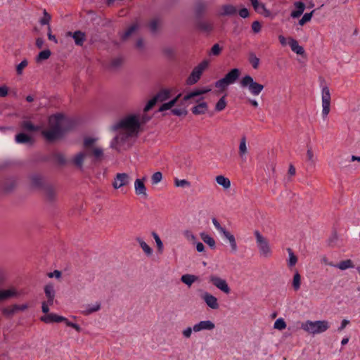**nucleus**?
I'll return each mask as SVG.
<instances>
[{"label": "nucleus", "instance_id": "58", "mask_svg": "<svg viewBox=\"0 0 360 360\" xmlns=\"http://www.w3.org/2000/svg\"><path fill=\"white\" fill-rule=\"evenodd\" d=\"M31 184L33 187L39 188L42 185V179L40 177L34 176L31 180Z\"/></svg>", "mask_w": 360, "mask_h": 360}, {"label": "nucleus", "instance_id": "42", "mask_svg": "<svg viewBox=\"0 0 360 360\" xmlns=\"http://www.w3.org/2000/svg\"><path fill=\"white\" fill-rule=\"evenodd\" d=\"M307 160L313 167L315 166L316 162V158L314 155L311 148H308L307 151Z\"/></svg>", "mask_w": 360, "mask_h": 360}, {"label": "nucleus", "instance_id": "18", "mask_svg": "<svg viewBox=\"0 0 360 360\" xmlns=\"http://www.w3.org/2000/svg\"><path fill=\"white\" fill-rule=\"evenodd\" d=\"M210 91H211V89L207 88V87L195 89L193 91L188 93L187 94H186L183 98V101L188 102L191 100L194 99L195 97L199 96L202 94H207V93L210 92Z\"/></svg>", "mask_w": 360, "mask_h": 360}, {"label": "nucleus", "instance_id": "10", "mask_svg": "<svg viewBox=\"0 0 360 360\" xmlns=\"http://www.w3.org/2000/svg\"><path fill=\"white\" fill-rule=\"evenodd\" d=\"M331 95L329 88L327 86L321 89L322 116L327 117L330 111Z\"/></svg>", "mask_w": 360, "mask_h": 360}, {"label": "nucleus", "instance_id": "35", "mask_svg": "<svg viewBox=\"0 0 360 360\" xmlns=\"http://www.w3.org/2000/svg\"><path fill=\"white\" fill-rule=\"evenodd\" d=\"M15 141L18 143H28L32 142L31 137L24 133L17 134L15 136Z\"/></svg>", "mask_w": 360, "mask_h": 360}, {"label": "nucleus", "instance_id": "61", "mask_svg": "<svg viewBox=\"0 0 360 360\" xmlns=\"http://www.w3.org/2000/svg\"><path fill=\"white\" fill-rule=\"evenodd\" d=\"M139 117V121L140 122V126L143 124L146 123L150 120V117L148 116L147 115L142 114V115H136Z\"/></svg>", "mask_w": 360, "mask_h": 360}, {"label": "nucleus", "instance_id": "23", "mask_svg": "<svg viewBox=\"0 0 360 360\" xmlns=\"http://www.w3.org/2000/svg\"><path fill=\"white\" fill-rule=\"evenodd\" d=\"M172 91V89H162L157 93L155 96L156 97L158 102H164L171 97Z\"/></svg>", "mask_w": 360, "mask_h": 360}, {"label": "nucleus", "instance_id": "24", "mask_svg": "<svg viewBox=\"0 0 360 360\" xmlns=\"http://www.w3.org/2000/svg\"><path fill=\"white\" fill-rule=\"evenodd\" d=\"M68 36H70L74 39L75 43L77 46H82L86 40L85 34L81 31H76L73 33L69 32Z\"/></svg>", "mask_w": 360, "mask_h": 360}, {"label": "nucleus", "instance_id": "46", "mask_svg": "<svg viewBox=\"0 0 360 360\" xmlns=\"http://www.w3.org/2000/svg\"><path fill=\"white\" fill-rule=\"evenodd\" d=\"M50 56L51 51L49 49L44 50L39 53L37 58V61L40 62L41 60H46L50 57Z\"/></svg>", "mask_w": 360, "mask_h": 360}, {"label": "nucleus", "instance_id": "9", "mask_svg": "<svg viewBox=\"0 0 360 360\" xmlns=\"http://www.w3.org/2000/svg\"><path fill=\"white\" fill-rule=\"evenodd\" d=\"M212 221L213 223V225L214 227L221 233L223 234V236L228 240L229 242L231 252L233 253H236L238 250V246L236 243V238L234 236L230 233L229 231H226L224 228H223L219 222L217 221L216 218H213L212 219Z\"/></svg>", "mask_w": 360, "mask_h": 360}, {"label": "nucleus", "instance_id": "53", "mask_svg": "<svg viewBox=\"0 0 360 360\" xmlns=\"http://www.w3.org/2000/svg\"><path fill=\"white\" fill-rule=\"evenodd\" d=\"M160 25V22L158 20L154 19L151 20L148 25L151 32H156Z\"/></svg>", "mask_w": 360, "mask_h": 360}, {"label": "nucleus", "instance_id": "28", "mask_svg": "<svg viewBox=\"0 0 360 360\" xmlns=\"http://www.w3.org/2000/svg\"><path fill=\"white\" fill-rule=\"evenodd\" d=\"M44 292L47 298L48 303L50 305L53 304L55 297V290L52 284H48L44 287Z\"/></svg>", "mask_w": 360, "mask_h": 360}, {"label": "nucleus", "instance_id": "6", "mask_svg": "<svg viewBox=\"0 0 360 360\" xmlns=\"http://www.w3.org/2000/svg\"><path fill=\"white\" fill-rule=\"evenodd\" d=\"M254 236L260 257L269 258L272 255V249L268 239L259 231H255Z\"/></svg>", "mask_w": 360, "mask_h": 360}, {"label": "nucleus", "instance_id": "19", "mask_svg": "<svg viewBox=\"0 0 360 360\" xmlns=\"http://www.w3.org/2000/svg\"><path fill=\"white\" fill-rule=\"evenodd\" d=\"M252 6H253L255 11L264 15V17H269L271 15V12L266 9L265 5L262 3L258 1V0H250Z\"/></svg>", "mask_w": 360, "mask_h": 360}, {"label": "nucleus", "instance_id": "54", "mask_svg": "<svg viewBox=\"0 0 360 360\" xmlns=\"http://www.w3.org/2000/svg\"><path fill=\"white\" fill-rule=\"evenodd\" d=\"M153 238H154V239H155V243H156V245H157V247H158V251H159L160 252H162V250H163V243H162V240H161L160 238V237H159V236H158L156 233H155V232H153Z\"/></svg>", "mask_w": 360, "mask_h": 360}, {"label": "nucleus", "instance_id": "64", "mask_svg": "<svg viewBox=\"0 0 360 360\" xmlns=\"http://www.w3.org/2000/svg\"><path fill=\"white\" fill-rule=\"evenodd\" d=\"M193 331V328L188 327L182 331V335L186 338H190Z\"/></svg>", "mask_w": 360, "mask_h": 360}, {"label": "nucleus", "instance_id": "13", "mask_svg": "<svg viewBox=\"0 0 360 360\" xmlns=\"http://www.w3.org/2000/svg\"><path fill=\"white\" fill-rule=\"evenodd\" d=\"M20 296V292L15 287H10L7 289H0V302L11 298H17Z\"/></svg>", "mask_w": 360, "mask_h": 360}, {"label": "nucleus", "instance_id": "43", "mask_svg": "<svg viewBox=\"0 0 360 360\" xmlns=\"http://www.w3.org/2000/svg\"><path fill=\"white\" fill-rule=\"evenodd\" d=\"M248 60L254 69L258 68L259 65V59L254 53H250Z\"/></svg>", "mask_w": 360, "mask_h": 360}, {"label": "nucleus", "instance_id": "55", "mask_svg": "<svg viewBox=\"0 0 360 360\" xmlns=\"http://www.w3.org/2000/svg\"><path fill=\"white\" fill-rule=\"evenodd\" d=\"M174 185L176 187H188L191 186V184L186 179L179 180L178 179H176L174 181Z\"/></svg>", "mask_w": 360, "mask_h": 360}, {"label": "nucleus", "instance_id": "26", "mask_svg": "<svg viewBox=\"0 0 360 360\" xmlns=\"http://www.w3.org/2000/svg\"><path fill=\"white\" fill-rule=\"evenodd\" d=\"M208 110V105L206 102L202 101L191 108V112L195 115H204Z\"/></svg>", "mask_w": 360, "mask_h": 360}, {"label": "nucleus", "instance_id": "4", "mask_svg": "<svg viewBox=\"0 0 360 360\" xmlns=\"http://www.w3.org/2000/svg\"><path fill=\"white\" fill-rule=\"evenodd\" d=\"M330 327L327 321H307L301 323V328L309 334H319L326 331Z\"/></svg>", "mask_w": 360, "mask_h": 360}, {"label": "nucleus", "instance_id": "27", "mask_svg": "<svg viewBox=\"0 0 360 360\" xmlns=\"http://www.w3.org/2000/svg\"><path fill=\"white\" fill-rule=\"evenodd\" d=\"M86 156L87 152L86 150L85 151H81L74 156V158L72 160V162L75 166L82 168L83 166L84 161Z\"/></svg>", "mask_w": 360, "mask_h": 360}, {"label": "nucleus", "instance_id": "40", "mask_svg": "<svg viewBox=\"0 0 360 360\" xmlns=\"http://www.w3.org/2000/svg\"><path fill=\"white\" fill-rule=\"evenodd\" d=\"M182 106L172 109V113L176 116L186 115L187 114L186 106L181 104Z\"/></svg>", "mask_w": 360, "mask_h": 360}, {"label": "nucleus", "instance_id": "22", "mask_svg": "<svg viewBox=\"0 0 360 360\" xmlns=\"http://www.w3.org/2000/svg\"><path fill=\"white\" fill-rule=\"evenodd\" d=\"M101 309V303L96 302L94 304H86L84 307V309L81 311V314L84 316L90 315L92 313L96 312Z\"/></svg>", "mask_w": 360, "mask_h": 360}, {"label": "nucleus", "instance_id": "38", "mask_svg": "<svg viewBox=\"0 0 360 360\" xmlns=\"http://www.w3.org/2000/svg\"><path fill=\"white\" fill-rule=\"evenodd\" d=\"M287 251L288 252V256H289V258H288V265L290 267H292V266H294L297 264V257L294 254V252H292V249L288 248Z\"/></svg>", "mask_w": 360, "mask_h": 360}, {"label": "nucleus", "instance_id": "7", "mask_svg": "<svg viewBox=\"0 0 360 360\" xmlns=\"http://www.w3.org/2000/svg\"><path fill=\"white\" fill-rule=\"evenodd\" d=\"M240 85L243 89H247L251 95L257 96L263 91L264 86L254 80L250 75H245L240 81Z\"/></svg>", "mask_w": 360, "mask_h": 360}, {"label": "nucleus", "instance_id": "16", "mask_svg": "<svg viewBox=\"0 0 360 360\" xmlns=\"http://www.w3.org/2000/svg\"><path fill=\"white\" fill-rule=\"evenodd\" d=\"M201 298L209 308L214 310L218 309L219 308V304L218 302L217 298L210 292H204L201 295Z\"/></svg>", "mask_w": 360, "mask_h": 360}, {"label": "nucleus", "instance_id": "31", "mask_svg": "<svg viewBox=\"0 0 360 360\" xmlns=\"http://www.w3.org/2000/svg\"><path fill=\"white\" fill-rule=\"evenodd\" d=\"M289 45L292 51L298 55H303L304 50L302 46H300L297 41L293 38H289Z\"/></svg>", "mask_w": 360, "mask_h": 360}, {"label": "nucleus", "instance_id": "34", "mask_svg": "<svg viewBox=\"0 0 360 360\" xmlns=\"http://www.w3.org/2000/svg\"><path fill=\"white\" fill-rule=\"evenodd\" d=\"M200 236L203 242L207 244L211 248H215L216 243L212 236L205 232L200 233Z\"/></svg>", "mask_w": 360, "mask_h": 360}, {"label": "nucleus", "instance_id": "33", "mask_svg": "<svg viewBox=\"0 0 360 360\" xmlns=\"http://www.w3.org/2000/svg\"><path fill=\"white\" fill-rule=\"evenodd\" d=\"M236 13V8L232 5H224L219 11L220 15H232Z\"/></svg>", "mask_w": 360, "mask_h": 360}, {"label": "nucleus", "instance_id": "21", "mask_svg": "<svg viewBox=\"0 0 360 360\" xmlns=\"http://www.w3.org/2000/svg\"><path fill=\"white\" fill-rule=\"evenodd\" d=\"M248 152L247 139L245 136H243L240 139L238 146V155L243 161L246 160V155L248 154Z\"/></svg>", "mask_w": 360, "mask_h": 360}, {"label": "nucleus", "instance_id": "47", "mask_svg": "<svg viewBox=\"0 0 360 360\" xmlns=\"http://www.w3.org/2000/svg\"><path fill=\"white\" fill-rule=\"evenodd\" d=\"M314 11H312L311 13H305L302 18L299 20V25L303 26L307 22H309L312 18L313 13Z\"/></svg>", "mask_w": 360, "mask_h": 360}, {"label": "nucleus", "instance_id": "1", "mask_svg": "<svg viewBox=\"0 0 360 360\" xmlns=\"http://www.w3.org/2000/svg\"><path fill=\"white\" fill-rule=\"evenodd\" d=\"M66 118L61 114L49 117L48 127L41 131L44 137L49 141H53L60 138L65 131Z\"/></svg>", "mask_w": 360, "mask_h": 360}, {"label": "nucleus", "instance_id": "45", "mask_svg": "<svg viewBox=\"0 0 360 360\" xmlns=\"http://www.w3.org/2000/svg\"><path fill=\"white\" fill-rule=\"evenodd\" d=\"M274 328L275 329L282 330L286 328V323L283 319L279 318L278 319L274 324Z\"/></svg>", "mask_w": 360, "mask_h": 360}, {"label": "nucleus", "instance_id": "63", "mask_svg": "<svg viewBox=\"0 0 360 360\" xmlns=\"http://www.w3.org/2000/svg\"><path fill=\"white\" fill-rule=\"evenodd\" d=\"M46 197L50 200H52L56 197V192L51 188H48L46 189Z\"/></svg>", "mask_w": 360, "mask_h": 360}, {"label": "nucleus", "instance_id": "52", "mask_svg": "<svg viewBox=\"0 0 360 360\" xmlns=\"http://www.w3.org/2000/svg\"><path fill=\"white\" fill-rule=\"evenodd\" d=\"M158 102V101L157 100L155 96L152 98L150 100L148 101V102L144 107L143 112H148V110H150Z\"/></svg>", "mask_w": 360, "mask_h": 360}, {"label": "nucleus", "instance_id": "50", "mask_svg": "<svg viewBox=\"0 0 360 360\" xmlns=\"http://www.w3.org/2000/svg\"><path fill=\"white\" fill-rule=\"evenodd\" d=\"M229 84L224 79H221L215 82V87L219 89L221 91H224Z\"/></svg>", "mask_w": 360, "mask_h": 360}, {"label": "nucleus", "instance_id": "48", "mask_svg": "<svg viewBox=\"0 0 360 360\" xmlns=\"http://www.w3.org/2000/svg\"><path fill=\"white\" fill-rule=\"evenodd\" d=\"M221 51L222 48L218 44H215L210 49L209 55L217 56L221 53Z\"/></svg>", "mask_w": 360, "mask_h": 360}, {"label": "nucleus", "instance_id": "49", "mask_svg": "<svg viewBox=\"0 0 360 360\" xmlns=\"http://www.w3.org/2000/svg\"><path fill=\"white\" fill-rule=\"evenodd\" d=\"M162 179V174L160 172H156L151 176V183L153 185L158 184Z\"/></svg>", "mask_w": 360, "mask_h": 360}, {"label": "nucleus", "instance_id": "12", "mask_svg": "<svg viewBox=\"0 0 360 360\" xmlns=\"http://www.w3.org/2000/svg\"><path fill=\"white\" fill-rule=\"evenodd\" d=\"M29 307L28 304L25 303L22 304H11L6 306L5 307H3L1 309V313L2 314L6 317V318H11L13 317L16 313L19 311H24L27 310Z\"/></svg>", "mask_w": 360, "mask_h": 360}, {"label": "nucleus", "instance_id": "11", "mask_svg": "<svg viewBox=\"0 0 360 360\" xmlns=\"http://www.w3.org/2000/svg\"><path fill=\"white\" fill-rule=\"evenodd\" d=\"M209 282L224 294L229 295L231 292V288L227 281L217 275H210L209 276Z\"/></svg>", "mask_w": 360, "mask_h": 360}, {"label": "nucleus", "instance_id": "15", "mask_svg": "<svg viewBox=\"0 0 360 360\" xmlns=\"http://www.w3.org/2000/svg\"><path fill=\"white\" fill-rule=\"evenodd\" d=\"M130 177L127 173H117L113 180L112 186L115 189L120 188L129 184Z\"/></svg>", "mask_w": 360, "mask_h": 360}, {"label": "nucleus", "instance_id": "2", "mask_svg": "<svg viewBox=\"0 0 360 360\" xmlns=\"http://www.w3.org/2000/svg\"><path fill=\"white\" fill-rule=\"evenodd\" d=\"M112 131L122 130L136 137L140 130V122L136 115H129L111 127Z\"/></svg>", "mask_w": 360, "mask_h": 360}, {"label": "nucleus", "instance_id": "51", "mask_svg": "<svg viewBox=\"0 0 360 360\" xmlns=\"http://www.w3.org/2000/svg\"><path fill=\"white\" fill-rule=\"evenodd\" d=\"M22 127L27 131H37L39 127L34 126L31 122L25 121L22 123Z\"/></svg>", "mask_w": 360, "mask_h": 360}, {"label": "nucleus", "instance_id": "14", "mask_svg": "<svg viewBox=\"0 0 360 360\" xmlns=\"http://www.w3.org/2000/svg\"><path fill=\"white\" fill-rule=\"evenodd\" d=\"M146 177L142 179H136L134 181V191L136 195L146 199L148 198L147 189L145 186Z\"/></svg>", "mask_w": 360, "mask_h": 360}, {"label": "nucleus", "instance_id": "37", "mask_svg": "<svg viewBox=\"0 0 360 360\" xmlns=\"http://www.w3.org/2000/svg\"><path fill=\"white\" fill-rule=\"evenodd\" d=\"M197 279L198 277L196 276L191 274H184L181 278V281L188 286H191Z\"/></svg>", "mask_w": 360, "mask_h": 360}, {"label": "nucleus", "instance_id": "39", "mask_svg": "<svg viewBox=\"0 0 360 360\" xmlns=\"http://www.w3.org/2000/svg\"><path fill=\"white\" fill-rule=\"evenodd\" d=\"M227 105V101L226 100V96H222L215 105V110L217 112H221L224 110Z\"/></svg>", "mask_w": 360, "mask_h": 360}, {"label": "nucleus", "instance_id": "17", "mask_svg": "<svg viewBox=\"0 0 360 360\" xmlns=\"http://www.w3.org/2000/svg\"><path fill=\"white\" fill-rule=\"evenodd\" d=\"M215 328L214 323L210 321H201L193 326V332L198 333L202 330H212Z\"/></svg>", "mask_w": 360, "mask_h": 360}, {"label": "nucleus", "instance_id": "8", "mask_svg": "<svg viewBox=\"0 0 360 360\" xmlns=\"http://www.w3.org/2000/svg\"><path fill=\"white\" fill-rule=\"evenodd\" d=\"M209 61L207 60H204L195 66L186 80L187 84L193 85L197 83L200 79L202 72L207 69Z\"/></svg>", "mask_w": 360, "mask_h": 360}, {"label": "nucleus", "instance_id": "60", "mask_svg": "<svg viewBox=\"0 0 360 360\" xmlns=\"http://www.w3.org/2000/svg\"><path fill=\"white\" fill-rule=\"evenodd\" d=\"M50 20H51V15L49 14H48V13L46 11V10H44V16L40 20V23L41 25H49Z\"/></svg>", "mask_w": 360, "mask_h": 360}, {"label": "nucleus", "instance_id": "41", "mask_svg": "<svg viewBox=\"0 0 360 360\" xmlns=\"http://www.w3.org/2000/svg\"><path fill=\"white\" fill-rule=\"evenodd\" d=\"M138 25L133 24L131 27H129L127 30L123 34L122 38L123 39H127L129 37H130L132 34H134L138 30Z\"/></svg>", "mask_w": 360, "mask_h": 360}, {"label": "nucleus", "instance_id": "62", "mask_svg": "<svg viewBox=\"0 0 360 360\" xmlns=\"http://www.w3.org/2000/svg\"><path fill=\"white\" fill-rule=\"evenodd\" d=\"M262 25L259 21H254L252 24V30L255 33H258L261 31Z\"/></svg>", "mask_w": 360, "mask_h": 360}, {"label": "nucleus", "instance_id": "29", "mask_svg": "<svg viewBox=\"0 0 360 360\" xmlns=\"http://www.w3.org/2000/svg\"><path fill=\"white\" fill-rule=\"evenodd\" d=\"M217 184L221 186L224 190H228L231 188V181L229 178L224 175H218L215 178Z\"/></svg>", "mask_w": 360, "mask_h": 360}, {"label": "nucleus", "instance_id": "25", "mask_svg": "<svg viewBox=\"0 0 360 360\" xmlns=\"http://www.w3.org/2000/svg\"><path fill=\"white\" fill-rule=\"evenodd\" d=\"M239 76L240 70L237 68H233L231 70H230L223 78L230 85L231 84L235 83V82L238 79Z\"/></svg>", "mask_w": 360, "mask_h": 360}, {"label": "nucleus", "instance_id": "32", "mask_svg": "<svg viewBox=\"0 0 360 360\" xmlns=\"http://www.w3.org/2000/svg\"><path fill=\"white\" fill-rule=\"evenodd\" d=\"M330 266H335L340 270H346L354 266L353 262L351 259H346L341 261L338 264H328Z\"/></svg>", "mask_w": 360, "mask_h": 360}, {"label": "nucleus", "instance_id": "36", "mask_svg": "<svg viewBox=\"0 0 360 360\" xmlns=\"http://www.w3.org/2000/svg\"><path fill=\"white\" fill-rule=\"evenodd\" d=\"M136 241L139 243L140 247L143 250V251L148 256H150L153 253V250L145 242L143 241L141 238H136Z\"/></svg>", "mask_w": 360, "mask_h": 360}, {"label": "nucleus", "instance_id": "59", "mask_svg": "<svg viewBox=\"0 0 360 360\" xmlns=\"http://www.w3.org/2000/svg\"><path fill=\"white\" fill-rule=\"evenodd\" d=\"M28 63L26 60H23L21 63H20L16 67V71L18 75H21L23 69L27 67Z\"/></svg>", "mask_w": 360, "mask_h": 360}, {"label": "nucleus", "instance_id": "3", "mask_svg": "<svg viewBox=\"0 0 360 360\" xmlns=\"http://www.w3.org/2000/svg\"><path fill=\"white\" fill-rule=\"evenodd\" d=\"M117 134L110 142V148L120 152L128 149L131 146V139L134 137L128 133L116 130Z\"/></svg>", "mask_w": 360, "mask_h": 360}, {"label": "nucleus", "instance_id": "57", "mask_svg": "<svg viewBox=\"0 0 360 360\" xmlns=\"http://www.w3.org/2000/svg\"><path fill=\"white\" fill-rule=\"evenodd\" d=\"M184 236L186 238V239L188 240H189L190 242H191L193 243H195V242L197 240L196 236L191 231H185Z\"/></svg>", "mask_w": 360, "mask_h": 360}, {"label": "nucleus", "instance_id": "56", "mask_svg": "<svg viewBox=\"0 0 360 360\" xmlns=\"http://www.w3.org/2000/svg\"><path fill=\"white\" fill-rule=\"evenodd\" d=\"M62 322H65V323L66 324L67 326L74 328L77 332L81 331V327L78 324L70 322L65 317V320H62Z\"/></svg>", "mask_w": 360, "mask_h": 360}, {"label": "nucleus", "instance_id": "20", "mask_svg": "<svg viewBox=\"0 0 360 360\" xmlns=\"http://www.w3.org/2000/svg\"><path fill=\"white\" fill-rule=\"evenodd\" d=\"M40 320L45 323H60L65 320V317L51 313L41 316Z\"/></svg>", "mask_w": 360, "mask_h": 360}, {"label": "nucleus", "instance_id": "44", "mask_svg": "<svg viewBox=\"0 0 360 360\" xmlns=\"http://www.w3.org/2000/svg\"><path fill=\"white\" fill-rule=\"evenodd\" d=\"M300 284H301V277H300V274L297 271L294 274L293 280H292V286H293V288L295 289V290H297L300 289Z\"/></svg>", "mask_w": 360, "mask_h": 360}, {"label": "nucleus", "instance_id": "5", "mask_svg": "<svg viewBox=\"0 0 360 360\" xmlns=\"http://www.w3.org/2000/svg\"><path fill=\"white\" fill-rule=\"evenodd\" d=\"M98 139L96 137H85L84 139V148L87 153L92 155L96 160H101L103 158L104 153L103 148L98 146Z\"/></svg>", "mask_w": 360, "mask_h": 360}, {"label": "nucleus", "instance_id": "30", "mask_svg": "<svg viewBox=\"0 0 360 360\" xmlns=\"http://www.w3.org/2000/svg\"><path fill=\"white\" fill-rule=\"evenodd\" d=\"M294 6L296 8V10L292 11L290 15L293 18H297L303 13L305 9V5L301 1H296L294 4Z\"/></svg>", "mask_w": 360, "mask_h": 360}]
</instances>
